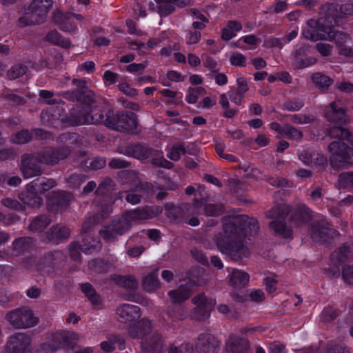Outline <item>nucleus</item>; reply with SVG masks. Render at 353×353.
Here are the masks:
<instances>
[{
  "mask_svg": "<svg viewBox=\"0 0 353 353\" xmlns=\"http://www.w3.org/2000/svg\"><path fill=\"white\" fill-rule=\"evenodd\" d=\"M192 302L196 307L192 318L198 320L208 319L216 303L214 299H208L203 294L194 296Z\"/></svg>",
  "mask_w": 353,
  "mask_h": 353,
  "instance_id": "4468645a",
  "label": "nucleus"
},
{
  "mask_svg": "<svg viewBox=\"0 0 353 353\" xmlns=\"http://www.w3.org/2000/svg\"><path fill=\"white\" fill-rule=\"evenodd\" d=\"M50 223V219L46 216H41L34 219L30 225V229L32 231H42Z\"/></svg>",
  "mask_w": 353,
  "mask_h": 353,
  "instance_id": "f704fd0d",
  "label": "nucleus"
},
{
  "mask_svg": "<svg viewBox=\"0 0 353 353\" xmlns=\"http://www.w3.org/2000/svg\"><path fill=\"white\" fill-rule=\"evenodd\" d=\"M79 339L78 334L69 331H58L48 337L46 341L40 345L39 353H53L61 349L63 345L70 346Z\"/></svg>",
  "mask_w": 353,
  "mask_h": 353,
  "instance_id": "1a4fd4ad",
  "label": "nucleus"
},
{
  "mask_svg": "<svg viewBox=\"0 0 353 353\" xmlns=\"http://www.w3.org/2000/svg\"><path fill=\"white\" fill-rule=\"evenodd\" d=\"M118 88L121 92H122L123 94H125L128 96L133 97V96L137 95V90L135 89L131 88L130 86V85L127 83H120L118 85Z\"/></svg>",
  "mask_w": 353,
  "mask_h": 353,
  "instance_id": "8fccbe9b",
  "label": "nucleus"
},
{
  "mask_svg": "<svg viewBox=\"0 0 353 353\" xmlns=\"http://www.w3.org/2000/svg\"><path fill=\"white\" fill-rule=\"evenodd\" d=\"M203 65L210 70H213L216 67V61L212 57L203 54L202 56Z\"/></svg>",
  "mask_w": 353,
  "mask_h": 353,
  "instance_id": "338daca9",
  "label": "nucleus"
},
{
  "mask_svg": "<svg viewBox=\"0 0 353 353\" xmlns=\"http://www.w3.org/2000/svg\"><path fill=\"white\" fill-rule=\"evenodd\" d=\"M127 334L132 339H140L141 351L140 353H161L162 343L159 334H152L151 322L143 319L130 324L127 328Z\"/></svg>",
  "mask_w": 353,
  "mask_h": 353,
  "instance_id": "39448f33",
  "label": "nucleus"
},
{
  "mask_svg": "<svg viewBox=\"0 0 353 353\" xmlns=\"http://www.w3.org/2000/svg\"><path fill=\"white\" fill-rule=\"evenodd\" d=\"M258 229L256 220L246 215L229 218L224 223L223 234L216 239L217 247L221 252L232 257L245 256L248 241Z\"/></svg>",
  "mask_w": 353,
  "mask_h": 353,
  "instance_id": "f257e3e1",
  "label": "nucleus"
},
{
  "mask_svg": "<svg viewBox=\"0 0 353 353\" xmlns=\"http://www.w3.org/2000/svg\"><path fill=\"white\" fill-rule=\"evenodd\" d=\"M228 95L231 101L236 105H241L244 102L245 93L238 91L235 89L228 92Z\"/></svg>",
  "mask_w": 353,
  "mask_h": 353,
  "instance_id": "79ce46f5",
  "label": "nucleus"
},
{
  "mask_svg": "<svg viewBox=\"0 0 353 353\" xmlns=\"http://www.w3.org/2000/svg\"><path fill=\"white\" fill-rule=\"evenodd\" d=\"M152 161L153 164L163 168H171L172 167V163L166 160L162 153L159 154L156 158H153Z\"/></svg>",
  "mask_w": 353,
  "mask_h": 353,
  "instance_id": "09e8293b",
  "label": "nucleus"
},
{
  "mask_svg": "<svg viewBox=\"0 0 353 353\" xmlns=\"http://www.w3.org/2000/svg\"><path fill=\"white\" fill-rule=\"evenodd\" d=\"M159 213L157 207H146L128 211L123 214L121 219L113 222L107 229L101 233V236L106 241H111L117 235L127 232L130 226L137 221L151 219Z\"/></svg>",
  "mask_w": 353,
  "mask_h": 353,
  "instance_id": "20e7f679",
  "label": "nucleus"
},
{
  "mask_svg": "<svg viewBox=\"0 0 353 353\" xmlns=\"http://www.w3.org/2000/svg\"><path fill=\"white\" fill-rule=\"evenodd\" d=\"M101 348L104 351L105 353L110 352L114 350V346L112 343V342H110V337L108 335L107 336V340L102 341L100 344Z\"/></svg>",
  "mask_w": 353,
  "mask_h": 353,
  "instance_id": "0e129e2a",
  "label": "nucleus"
},
{
  "mask_svg": "<svg viewBox=\"0 0 353 353\" xmlns=\"http://www.w3.org/2000/svg\"><path fill=\"white\" fill-rule=\"evenodd\" d=\"M205 92V90L202 87H196L194 88L189 89L186 95L185 100L188 103L194 104L197 101L199 97L203 95Z\"/></svg>",
  "mask_w": 353,
  "mask_h": 353,
  "instance_id": "72a5a7b5",
  "label": "nucleus"
},
{
  "mask_svg": "<svg viewBox=\"0 0 353 353\" xmlns=\"http://www.w3.org/2000/svg\"><path fill=\"white\" fill-rule=\"evenodd\" d=\"M316 49L322 56H329L331 53L332 47L330 44L319 43L316 44Z\"/></svg>",
  "mask_w": 353,
  "mask_h": 353,
  "instance_id": "5fc2aeb1",
  "label": "nucleus"
},
{
  "mask_svg": "<svg viewBox=\"0 0 353 353\" xmlns=\"http://www.w3.org/2000/svg\"><path fill=\"white\" fill-rule=\"evenodd\" d=\"M335 318V312L332 307H325L321 314V319L323 321H329Z\"/></svg>",
  "mask_w": 353,
  "mask_h": 353,
  "instance_id": "13d9d810",
  "label": "nucleus"
},
{
  "mask_svg": "<svg viewBox=\"0 0 353 353\" xmlns=\"http://www.w3.org/2000/svg\"><path fill=\"white\" fill-rule=\"evenodd\" d=\"M99 244V242H97L94 245H90V243L87 244L85 243L83 245H78L76 243L70 244L69 248V253L72 258L76 259L79 256V250L83 252H91L95 250V248Z\"/></svg>",
  "mask_w": 353,
  "mask_h": 353,
  "instance_id": "5701e85b",
  "label": "nucleus"
},
{
  "mask_svg": "<svg viewBox=\"0 0 353 353\" xmlns=\"http://www.w3.org/2000/svg\"><path fill=\"white\" fill-rule=\"evenodd\" d=\"M230 63L233 66L244 67L245 66L246 58L244 55L239 52H233L231 53Z\"/></svg>",
  "mask_w": 353,
  "mask_h": 353,
  "instance_id": "e433bc0d",
  "label": "nucleus"
},
{
  "mask_svg": "<svg viewBox=\"0 0 353 353\" xmlns=\"http://www.w3.org/2000/svg\"><path fill=\"white\" fill-rule=\"evenodd\" d=\"M92 115L85 116L84 114L76 117L74 113H72L70 117V124L72 125H88V124H96L103 123L107 126H113L114 123L112 121L110 117L112 114V112L108 110L105 117L101 110L95 108L92 110Z\"/></svg>",
  "mask_w": 353,
  "mask_h": 353,
  "instance_id": "9d476101",
  "label": "nucleus"
},
{
  "mask_svg": "<svg viewBox=\"0 0 353 353\" xmlns=\"http://www.w3.org/2000/svg\"><path fill=\"white\" fill-rule=\"evenodd\" d=\"M7 319L11 325L17 329L30 327L37 323V319L34 316L32 312L26 307L10 312L7 314Z\"/></svg>",
  "mask_w": 353,
  "mask_h": 353,
  "instance_id": "9b49d317",
  "label": "nucleus"
},
{
  "mask_svg": "<svg viewBox=\"0 0 353 353\" xmlns=\"http://www.w3.org/2000/svg\"><path fill=\"white\" fill-rule=\"evenodd\" d=\"M343 278L346 283L353 284V267L345 266L343 268Z\"/></svg>",
  "mask_w": 353,
  "mask_h": 353,
  "instance_id": "864d4df0",
  "label": "nucleus"
},
{
  "mask_svg": "<svg viewBox=\"0 0 353 353\" xmlns=\"http://www.w3.org/2000/svg\"><path fill=\"white\" fill-rule=\"evenodd\" d=\"M119 74L113 72L110 70H106L103 75V79L106 85L115 83L119 81Z\"/></svg>",
  "mask_w": 353,
  "mask_h": 353,
  "instance_id": "a18cd8bd",
  "label": "nucleus"
},
{
  "mask_svg": "<svg viewBox=\"0 0 353 353\" xmlns=\"http://www.w3.org/2000/svg\"><path fill=\"white\" fill-rule=\"evenodd\" d=\"M201 39V33L199 31H190L187 38L188 44H194Z\"/></svg>",
  "mask_w": 353,
  "mask_h": 353,
  "instance_id": "e2e57ef3",
  "label": "nucleus"
},
{
  "mask_svg": "<svg viewBox=\"0 0 353 353\" xmlns=\"http://www.w3.org/2000/svg\"><path fill=\"white\" fill-rule=\"evenodd\" d=\"M193 282L194 280L191 279L185 283L187 285L186 287L181 285L179 290L170 291L169 292V296L172 302L174 303H178L188 299L190 295V286H192Z\"/></svg>",
  "mask_w": 353,
  "mask_h": 353,
  "instance_id": "6ab92c4d",
  "label": "nucleus"
},
{
  "mask_svg": "<svg viewBox=\"0 0 353 353\" xmlns=\"http://www.w3.org/2000/svg\"><path fill=\"white\" fill-rule=\"evenodd\" d=\"M2 203L4 206L12 209L19 210L22 208L21 203L15 199L7 198L2 201Z\"/></svg>",
  "mask_w": 353,
  "mask_h": 353,
  "instance_id": "bf43d9fd",
  "label": "nucleus"
},
{
  "mask_svg": "<svg viewBox=\"0 0 353 353\" xmlns=\"http://www.w3.org/2000/svg\"><path fill=\"white\" fill-rule=\"evenodd\" d=\"M313 119L312 117L303 114H295L292 118L294 123L299 124L310 123Z\"/></svg>",
  "mask_w": 353,
  "mask_h": 353,
  "instance_id": "4d7b16f0",
  "label": "nucleus"
},
{
  "mask_svg": "<svg viewBox=\"0 0 353 353\" xmlns=\"http://www.w3.org/2000/svg\"><path fill=\"white\" fill-rule=\"evenodd\" d=\"M55 184L53 179L44 177L37 178L28 185L27 192L21 194L20 199L24 204L28 206L39 207L41 205L42 200L37 193L45 192L55 186Z\"/></svg>",
  "mask_w": 353,
  "mask_h": 353,
  "instance_id": "6e6552de",
  "label": "nucleus"
},
{
  "mask_svg": "<svg viewBox=\"0 0 353 353\" xmlns=\"http://www.w3.org/2000/svg\"><path fill=\"white\" fill-rule=\"evenodd\" d=\"M26 72V67H25L23 65L19 64L13 66L9 71H8V77L10 79H17L20 76L25 74Z\"/></svg>",
  "mask_w": 353,
  "mask_h": 353,
  "instance_id": "37998d69",
  "label": "nucleus"
},
{
  "mask_svg": "<svg viewBox=\"0 0 353 353\" xmlns=\"http://www.w3.org/2000/svg\"><path fill=\"white\" fill-rule=\"evenodd\" d=\"M300 160L306 165H323L326 163V158L319 154H312V152L304 150L299 154Z\"/></svg>",
  "mask_w": 353,
  "mask_h": 353,
  "instance_id": "412c9836",
  "label": "nucleus"
},
{
  "mask_svg": "<svg viewBox=\"0 0 353 353\" xmlns=\"http://www.w3.org/2000/svg\"><path fill=\"white\" fill-rule=\"evenodd\" d=\"M30 139V134L28 130H22L14 134L12 137V141L17 144H23Z\"/></svg>",
  "mask_w": 353,
  "mask_h": 353,
  "instance_id": "a19ab883",
  "label": "nucleus"
},
{
  "mask_svg": "<svg viewBox=\"0 0 353 353\" xmlns=\"http://www.w3.org/2000/svg\"><path fill=\"white\" fill-rule=\"evenodd\" d=\"M81 290L92 303L97 304L99 303V296L96 294L91 285L88 283L83 284Z\"/></svg>",
  "mask_w": 353,
  "mask_h": 353,
  "instance_id": "4c0bfd02",
  "label": "nucleus"
},
{
  "mask_svg": "<svg viewBox=\"0 0 353 353\" xmlns=\"http://www.w3.org/2000/svg\"><path fill=\"white\" fill-rule=\"evenodd\" d=\"M325 353H349V351L342 345L334 344L330 345Z\"/></svg>",
  "mask_w": 353,
  "mask_h": 353,
  "instance_id": "680f3d73",
  "label": "nucleus"
},
{
  "mask_svg": "<svg viewBox=\"0 0 353 353\" xmlns=\"http://www.w3.org/2000/svg\"><path fill=\"white\" fill-rule=\"evenodd\" d=\"M136 192H139V190H137ZM141 196L142 194L139 192L137 193L135 192H132L127 195L126 200L132 204H137L140 201Z\"/></svg>",
  "mask_w": 353,
  "mask_h": 353,
  "instance_id": "774afa93",
  "label": "nucleus"
},
{
  "mask_svg": "<svg viewBox=\"0 0 353 353\" xmlns=\"http://www.w3.org/2000/svg\"><path fill=\"white\" fill-rule=\"evenodd\" d=\"M327 121L334 125L329 134L339 141H332L329 145L332 153L331 163L336 167H345L352 165L353 158V134L340 125L345 123L348 119L339 102L330 104L325 112Z\"/></svg>",
  "mask_w": 353,
  "mask_h": 353,
  "instance_id": "f03ea898",
  "label": "nucleus"
},
{
  "mask_svg": "<svg viewBox=\"0 0 353 353\" xmlns=\"http://www.w3.org/2000/svg\"><path fill=\"white\" fill-rule=\"evenodd\" d=\"M30 348V336L20 332L10 337L3 353H28Z\"/></svg>",
  "mask_w": 353,
  "mask_h": 353,
  "instance_id": "f8f14e48",
  "label": "nucleus"
},
{
  "mask_svg": "<svg viewBox=\"0 0 353 353\" xmlns=\"http://www.w3.org/2000/svg\"><path fill=\"white\" fill-rule=\"evenodd\" d=\"M309 219V214L305 210H299L293 216L291 224L301 227Z\"/></svg>",
  "mask_w": 353,
  "mask_h": 353,
  "instance_id": "2f4dec72",
  "label": "nucleus"
},
{
  "mask_svg": "<svg viewBox=\"0 0 353 353\" xmlns=\"http://www.w3.org/2000/svg\"><path fill=\"white\" fill-rule=\"evenodd\" d=\"M312 80L314 84L321 90L327 89L332 83L330 78L321 73L314 74Z\"/></svg>",
  "mask_w": 353,
  "mask_h": 353,
  "instance_id": "a878e982",
  "label": "nucleus"
},
{
  "mask_svg": "<svg viewBox=\"0 0 353 353\" xmlns=\"http://www.w3.org/2000/svg\"><path fill=\"white\" fill-rule=\"evenodd\" d=\"M339 184L343 188L353 187V172L341 174Z\"/></svg>",
  "mask_w": 353,
  "mask_h": 353,
  "instance_id": "ea45409f",
  "label": "nucleus"
},
{
  "mask_svg": "<svg viewBox=\"0 0 353 353\" xmlns=\"http://www.w3.org/2000/svg\"><path fill=\"white\" fill-rule=\"evenodd\" d=\"M56 108L57 110L54 106H50L41 112V118L43 123H50L52 119L58 118L60 115V110L58 106Z\"/></svg>",
  "mask_w": 353,
  "mask_h": 353,
  "instance_id": "7c9ffc66",
  "label": "nucleus"
},
{
  "mask_svg": "<svg viewBox=\"0 0 353 353\" xmlns=\"http://www.w3.org/2000/svg\"><path fill=\"white\" fill-rule=\"evenodd\" d=\"M219 341L209 333L199 336L196 343V350L201 353H210L219 345Z\"/></svg>",
  "mask_w": 353,
  "mask_h": 353,
  "instance_id": "dca6fc26",
  "label": "nucleus"
},
{
  "mask_svg": "<svg viewBox=\"0 0 353 353\" xmlns=\"http://www.w3.org/2000/svg\"><path fill=\"white\" fill-rule=\"evenodd\" d=\"M246 43L250 46H254L257 43V39L254 35H247L241 37L236 43V46L241 49H245L246 47L243 45Z\"/></svg>",
  "mask_w": 353,
  "mask_h": 353,
  "instance_id": "58836bf2",
  "label": "nucleus"
},
{
  "mask_svg": "<svg viewBox=\"0 0 353 353\" xmlns=\"http://www.w3.org/2000/svg\"><path fill=\"white\" fill-rule=\"evenodd\" d=\"M204 210L206 215L216 216L220 215L223 212V206L220 205H214L209 204L205 206Z\"/></svg>",
  "mask_w": 353,
  "mask_h": 353,
  "instance_id": "c03bdc74",
  "label": "nucleus"
},
{
  "mask_svg": "<svg viewBox=\"0 0 353 353\" xmlns=\"http://www.w3.org/2000/svg\"><path fill=\"white\" fill-rule=\"evenodd\" d=\"M39 95L41 100L48 104H54L56 100L53 97V93L48 90H40Z\"/></svg>",
  "mask_w": 353,
  "mask_h": 353,
  "instance_id": "3c124183",
  "label": "nucleus"
},
{
  "mask_svg": "<svg viewBox=\"0 0 353 353\" xmlns=\"http://www.w3.org/2000/svg\"><path fill=\"white\" fill-rule=\"evenodd\" d=\"M333 18L328 16L322 17L317 21L309 20L303 28L302 34L307 39L335 41L340 54L353 57V48L345 45L350 41V37L343 32L334 30L332 25Z\"/></svg>",
  "mask_w": 353,
  "mask_h": 353,
  "instance_id": "7ed1b4c3",
  "label": "nucleus"
},
{
  "mask_svg": "<svg viewBox=\"0 0 353 353\" xmlns=\"http://www.w3.org/2000/svg\"><path fill=\"white\" fill-rule=\"evenodd\" d=\"M109 336L110 337V342H112L114 346L117 345L119 349L121 350L125 348V341L123 336L117 334H112Z\"/></svg>",
  "mask_w": 353,
  "mask_h": 353,
  "instance_id": "49530a36",
  "label": "nucleus"
},
{
  "mask_svg": "<svg viewBox=\"0 0 353 353\" xmlns=\"http://www.w3.org/2000/svg\"><path fill=\"white\" fill-rule=\"evenodd\" d=\"M250 281V275L243 271L238 269H233L230 274V284L241 288L246 285Z\"/></svg>",
  "mask_w": 353,
  "mask_h": 353,
  "instance_id": "aec40b11",
  "label": "nucleus"
},
{
  "mask_svg": "<svg viewBox=\"0 0 353 353\" xmlns=\"http://www.w3.org/2000/svg\"><path fill=\"white\" fill-rule=\"evenodd\" d=\"M73 342L70 346H68V353H92L93 350L91 347H81L79 346H74L72 344Z\"/></svg>",
  "mask_w": 353,
  "mask_h": 353,
  "instance_id": "603ef678",
  "label": "nucleus"
},
{
  "mask_svg": "<svg viewBox=\"0 0 353 353\" xmlns=\"http://www.w3.org/2000/svg\"><path fill=\"white\" fill-rule=\"evenodd\" d=\"M117 117L119 121L115 125L125 130H131L136 125L134 114H131L130 117L125 114L117 115Z\"/></svg>",
  "mask_w": 353,
  "mask_h": 353,
  "instance_id": "c85d7f7f",
  "label": "nucleus"
},
{
  "mask_svg": "<svg viewBox=\"0 0 353 353\" xmlns=\"http://www.w3.org/2000/svg\"><path fill=\"white\" fill-rule=\"evenodd\" d=\"M283 134L290 139H299L302 137V133L298 129L287 126L283 130Z\"/></svg>",
  "mask_w": 353,
  "mask_h": 353,
  "instance_id": "de8ad7c7",
  "label": "nucleus"
},
{
  "mask_svg": "<svg viewBox=\"0 0 353 353\" xmlns=\"http://www.w3.org/2000/svg\"><path fill=\"white\" fill-rule=\"evenodd\" d=\"M74 19L81 21L83 17L77 14H63L59 11L54 12L53 17L54 22L59 24L60 28L68 32H72L76 29V25L73 23Z\"/></svg>",
  "mask_w": 353,
  "mask_h": 353,
  "instance_id": "2eb2a0df",
  "label": "nucleus"
},
{
  "mask_svg": "<svg viewBox=\"0 0 353 353\" xmlns=\"http://www.w3.org/2000/svg\"><path fill=\"white\" fill-rule=\"evenodd\" d=\"M51 230V234L48 238V241L65 239L68 238L70 235V231L68 228L63 225H57L53 227Z\"/></svg>",
  "mask_w": 353,
  "mask_h": 353,
  "instance_id": "cd10ccee",
  "label": "nucleus"
},
{
  "mask_svg": "<svg viewBox=\"0 0 353 353\" xmlns=\"http://www.w3.org/2000/svg\"><path fill=\"white\" fill-rule=\"evenodd\" d=\"M112 280L119 286L126 289L132 290L137 288L138 282L132 276H122L119 275H114L112 277Z\"/></svg>",
  "mask_w": 353,
  "mask_h": 353,
  "instance_id": "4be33fe9",
  "label": "nucleus"
},
{
  "mask_svg": "<svg viewBox=\"0 0 353 353\" xmlns=\"http://www.w3.org/2000/svg\"><path fill=\"white\" fill-rule=\"evenodd\" d=\"M242 28L241 25L236 21H230L223 30L222 38L230 40L234 37Z\"/></svg>",
  "mask_w": 353,
  "mask_h": 353,
  "instance_id": "b1692460",
  "label": "nucleus"
},
{
  "mask_svg": "<svg viewBox=\"0 0 353 353\" xmlns=\"http://www.w3.org/2000/svg\"><path fill=\"white\" fill-rule=\"evenodd\" d=\"M52 4V0H33L28 11L19 19L20 26L24 27L44 22Z\"/></svg>",
  "mask_w": 353,
  "mask_h": 353,
  "instance_id": "0eeeda50",
  "label": "nucleus"
},
{
  "mask_svg": "<svg viewBox=\"0 0 353 353\" xmlns=\"http://www.w3.org/2000/svg\"><path fill=\"white\" fill-rule=\"evenodd\" d=\"M190 14L193 17V19H199L201 21H194L192 26L194 29L202 30L205 26V23L208 22L207 18L201 13L199 10L192 9L190 10Z\"/></svg>",
  "mask_w": 353,
  "mask_h": 353,
  "instance_id": "473e14b6",
  "label": "nucleus"
},
{
  "mask_svg": "<svg viewBox=\"0 0 353 353\" xmlns=\"http://www.w3.org/2000/svg\"><path fill=\"white\" fill-rule=\"evenodd\" d=\"M185 153V148L181 144L172 145L170 150L168 151L167 157L172 161H178L181 155Z\"/></svg>",
  "mask_w": 353,
  "mask_h": 353,
  "instance_id": "c9c22d12",
  "label": "nucleus"
},
{
  "mask_svg": "<svg viewBox=\"0 0 353 353\" xmlns=\"http://www.w3.org/2000/svg\"><path fill=\"white\" fill-rule=\"evenodd\" d=\"M46 40L64 48H68L70 46V41L63 38L57 31H50L48 32L46 37Z\"/></svg>",
  "mask_w": 353,
  "mask_h": 353,
  "instance_id": "393cba45",
  "label": "nucleus"
},
{
  "mask_svg": "<svg viewBox=\"0 0 353 353\" xmlns=\"http://www.w3.org/2000/svg\"><path fill=\"white\" fill-rule=\"evenodd\" d=\"M149 7L161 16H167L174 10L175 4L173 0H154L150 3Z\"/></svg>",
  "mask_w": 353,
  "mask_h": 353,
  "instance_id": "a211bd4d",
  "label": "nucleus"
},
{
  "mask_svg": "<svg viewBox=\"0 0 353 353\" xmlns=\"http://www.w3.org/2000/svg\"><path fill=\"white\" fill-rule=\"evenodd\" d=\"M141 316L140 307L137 305L125 303L119 305L116 310L117 320L124 324L130 325Z\"/></svg>",
  "mask_w": 353,
  "mask_h": 353,
  "instance_id": "ddd939ff",
  "label": "nucleus"
},
{
  "mask_svg": "<svg viewBox=\"0 0 353 353\" xmlns=\"http://www.w3.org/2000/svg\"><path fill=\"white\" fill-rule=\"evenodd\" d=\"M143 288L148 292H152L159 288V281L157 279V274L152 273L145 277L143 282Z\"/></svg>",
  "mask_w": 353,
  "mask_h": 353,
  "instance_id": "bb28decb",
  "label": "nucleus"
},
{
  "mask_svg": "<svg viewBox=\"0 0 353 353\" xmlns=\"http://www.w3.org/2000/svg\"><path fill=\"white\" fill-rule=\"evenodd\" d=\"M248 347L246 339L236 334H231L226 342V350L229 353H243Z\"/></svg>",
  "mask_w": 353,
  "mask_h": 353,
  "instance_id": "f3484780",
  "label": "nucleus"
},
{
  "mask_svg": "<svg viewBox=\"0 0 353 353\" xmlns=\"http://www.w3.org/2000/svg\"><path fill=\"white\" fill-rule=\"evenodd\" d=\"M270 227L279 234H281L284 238L292 237V232L290 229L285 227L283 222L281 221H273L270 223Z\"/></svg>",
  "mask_w": 353,
  "mask_h": 353,
  "instance_id": "c756f323",
  "label": "nucleus"
},
{
  "mask_svg": "<svg viewBox=\"0 0 353 353\" xmlns=\"http://www.w3.org/2000/svg\"><path fill=\"white\" fill-rule=\"evenodd\" d=\"M68 153L67 149H63L61 151L50 149L43 152L37 157L32 156L24 157L21 165V170L24 177L30 178L40 173V168L36 164L37 161L46 164H55L61 159L66 157Z\"/></svg>",
  "mask_w": 353,
  "mask_h": 353,
  "instance_id": "423d86ee",
  "label": "nucleus"
},
{
  "mask_svg": "<svg viewBox=\"0 0 353 353\" xmlns=\"http://www.w3.org/2000/svg\"><path fill=\"white\" fill-rule=\"evenodd\" d=\"M169 353H193V350L188 345H183L179 348L171 347Z\"/></svg>",
  "mask_w": 353,
  "mask_h": 353,
  "instance_id": "69168bd1",
  "label": "nucleus"
},
{
  "mask_svg": "<svg viewBox=\"0 0 353 353\" xmlns=\"http://www.w3.org/2000/svg\"><path fill=\"white\" fill-rule=\"evenodd\" d=\"M236 84L238 86V88L236 89V90L245 94L247 91H248L249 87L248 85V79L243 77H239L236 79Z\"/></svg>",
  "mask_w": 353,
  "mask_h": 353,
  "instance_id": "6e6d98bb",
  "label": "nucleus"
},
{
  "mask_svg": "<svg viewBox=\"0 0 353 353\" xmlns=\"http://www.w3.org/2000/svg\"><path fill=\"white\" fill-rule=\"evenodd\" d=\"M341 13L345 15L353 14V3L350 1H346L340 6Z\"/></svg>",
  "mask_w": 353,
  "mask_h": 353,
  "instance_id": "052dcab7",
  "label": "nucleus"
}]
</instances>
